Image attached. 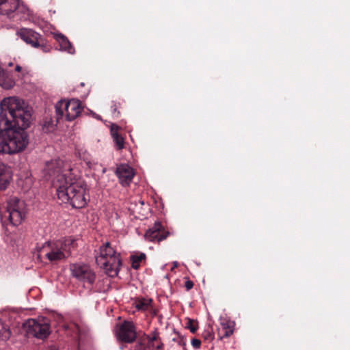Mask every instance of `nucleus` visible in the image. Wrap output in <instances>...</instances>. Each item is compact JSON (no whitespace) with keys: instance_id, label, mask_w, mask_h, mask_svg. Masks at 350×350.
<instances>
[{"instance_id":"f257e3e1","label":"nucleus","mask_w":350,"mask_h":350,"mask_svg":"<svg viewBox=\"0 0 350 350\" xmlns=\"http://www.w3.org/2000/svg\"><path fill=\"white\" fill-rule=\"evenodd\" d=\"M0 152L12 154L23 151L29 144L25 130L31 124V109L23 100L9 97L0 103Z\"/></svg>"},{"instance_id":"f03ea898","label":"nucleus","mask_w":350,"mask_h":350,"mask_svg":"<svg viewBox=\"0 0 350 350\" xmlns=\"http://www.w3.org/2000/svg\"><path fill=\"white\" fill-rule=\"evenodd\" d=\"M65 168L64 161L57 159L46 162L44 170L51 176H57L58 198L64 203H69L73 208H81L87 204L85 197L86 185L83 181H72L67 177L63 172L70 169Z\"/></svg>"},{"instance_id":"7ed1b4c3","label":"nucleus","mask_w":350,"mask_h":350,"mask_svg":"<svg viewBox=\"0 0 350 350\" xmlns=\"http://www.w3.org/2000/svg\"><path fill=\"white\" fill-rule=\"evenodd\" d=\"M96 262L109 276L117 275L121 265L119 254L115 252L109 242L100 248V254L96 256Z\"/></svg>"},{"instance_id":"20e7f679","label":"nucleus","mask_w":350,"mask_h":350,"mask_svg":"<svg viewBox=\"0 0 350 350\" xmlns=\"http://www.w3.org/2000/svg\"><path fill=\"white\" fill-rule=\"evenodd\" d=\"M72 243V240L70 239L46 242L42 247L40 252L51 262L62 260L70 256Z\"/></svg>"},{"instance_id":"39448f33","label":"nucleus","mask_w":350,"mask_h":350,"mask_svg":"<svg viewBox=\"0 0 350 350\" xmlns=\"http://www.w3.org/2000/svg\"><path fill=\"white\" fill-rule=\"evenodd\" d=\"M56 121L59 122L65 116L68 121H72L77 118L83 110L81 103L78 99H71L68 101L61 100L55 106Z\"/></svg>"},{"instance_id":"423d86ee","label":"nucleus","mask_w":350,"mask_h":350,"mask_svg":"<svg viewBox=\"0 0 350 350\" xmlns=\"http://www.w3.org/2000/svg\"><path fill=\"white\" fill-rule=\"evenodd\" d=\"M6 212L10 223L17 226L25 219L27 213V206L24 200L17 197H11L7 201Z\"/></svg>"},{"instance_id":"0eeeda50","label":"nucleus","mask_w":350,"mask_h":350,"mask_svg":"<svg viewBox=\"0 0 350 350\" xmlns=\"http://www.w3.org/2000/svg\"><path fill=\"white\" fill-rule=\"evenodd\" d=\"M27 335L39 339L46 338L50 334V326L45 319L41 320L28 319L23 323Z\"/></svg>"},{"instance_id":"6e6552de","label":"nucleus","mask_w":350,"mask_h":350,"mask_svg":"<svg viewBox=\"0 0 350 350\" xmlns=\"http://www.w3.org/2000/svg\"><path fill=\"white\" fill-rule=\"evenodd\" d=\"M29 9L19 0H0V14L12 18L15 16L23 14L29 16Z\"/></svg>"},{"instance_id":"1a4fd4ad","label":"nucleus","mask_w":350,"mask_h":350,"mask_svg":"<svg viewBox=\"0 0 350 350\" xmlns=\"http://www.w3.org/2000/svg\"><path fill=\"white\" fill-rule=\"evenodd\" d=\"M17 34L24 42L31 46L41 49L44 52L48 51L45 39L38 33L31 29H21Z\"/></svg>"},{"instance_id":"9d476101","label":"nucleus","mask_w":350,"mask_h":350,"mask_svg":"<svg viewBox=\"0 0 350 350\" xmlns=\"http://www.w3.org/2000/svg\"><path fill=\"white\" fill-rule=\"evenodd\" d=\"M169 234L170 232L165 230L162 224L157 221L151 228L146 230L143 236L148 241L159 243L165 240Z\"/></svg>"},{"instance_id":"9b49d317","label":"nucleus","mask_w":350,"mask_h":350,"mask_svg":"<svg viewBox=\"0 0 350 350\" xmlns=\"http://www.w3.org/2000/svg\"><path fill=\"white\" fill-rule=\"evenodd\" d=\"M70 271L73 277L83 282L92 284L95 280V274L86 265L73 264L70 266Z\"/></svg>"},{"instance_id":"f8f14e48","label":"nucleus","mask_w":350,"mask_h":350,"mask_svg":"<svg viewBox=\"0 0 350 350\" xmlns=\"http://www.w3.org/2000/svg\"><path fill=\"white\" fill-rule=\"evenodd\" d=\"M113 332L117 340L122 342L131 343V322L123 321L116 323Z\"/></svg>"},{"instance_id":"ddd939ff","label":"nucleus","mask_w":350,"mask_h":350,"mask_svg":"<svg viewBox=\"0 0 350 350\" xmlns=\"http://www.w3.org/2000/svg\"><path fill=\"white\" fill-rule=\"evenodd\" d=\"M119 183L124 187H128L131 183V167L128 163H121L117 165L115 171Z\"/></svg>"},{"instance_id":"4468645a","label":"nucleus","mask_w":350,"mask_h":350,"mask_svg":"<svg viewBox=\"0 0 350 350\" xmlns=\"http://www.w3.org/2000/svg\"><path fill=\"white\" fill-rule=\"evenodd\" d=\"M148 214V205H145L144 200H142L141 198H139L138 202L135 200V206L133 207V215L134 216V219L142 221L147 218Z\"/></svg>"},{"instance_id":"2eb2a0df","label":"nucleus","mask_w":350,"mask_h":350,"mask_svg":"<svg viewBox=\"0 0 350 350\" xmlns=\"http://www.w3.org/2000/svg\"><path fill=\"white\" fill-rule=\"evenodd\" d=\"M152 299L145 297L133 298V305L139 312H149L152 308Z\"/></svg>"},{"instance_id":"dca6fc26","label":"nucleus","mask_w":350,"mask_h":350,"mask_svg":"<svg viewBox=\"0 0 350 350\" xmlns=\"http://www.w3.org/2000/svg\"><path fill=\"white\" fill-rule=\"evenodd\" d=\"M55 38L58 42L61 50L66 51L70 54L75 53V48L67 37L62 33H57L55 35Z\"/></svg>"},{"instance_id":"f3484780","label":"nucleus","mask_w":350,"mask_h":350,"mask_svg":"<svg viewBox=\"0 0 350 350\" xmlns=\"http://www.w3.org/2000/svg\"><path fill=\"white\" fill-rule=\"evenodd\" d=\"M15 82L10 74L0 66V86L4 89H11L14 87Z\"/></svg>"},{"instance_id":"a211bd4d","label":"nucleus","mask_w":350,"mask_h":350,"mask_svg":"<svg viewBox=\"0 0 350 350\" xmlns=\"http://www.w3.org/2000/svg\"><path fill=\"white\" fill-rule=\"evenodd\" d=\"M118 126L112 124L110 132L116 148L121 150L124 148V140L122 136L118 133Z\"/></svg>"},{"instance_id":"6ab92c4d","label":"nucleus","mask_w":350,"mask_h":350,"mask_svg":"<svg viewBox=\"0 0 350 350\" xmlns=\"http://www.w3.org/2000/svg\"><path fill=\"white\" fill-rule=\"evenodd\" d=\"M146 263V255L139 251L133 252V269H138Z\"/></svg>"},{"instance_id":"aec40b11","label":"nucleus","mask_w":350,"mask_h":350,"mask_svg":"<svg viewBox=\"0 0 350 350\" xmlns=\"http://www.w3.org/2000/svg\"><path fill=\"white\" fill-rule=\"evenodd\" d=\"M11 332L7 325L0 321V340L5 341L10 338Z\"/></svg>"},{"instance_id":"412c9836","label":"nucleus","mask_w":350,"mask_h":350,"mask_svg":"<svg viewBox=\"0 0 350 350\" xmlns=\"http://www.w3.org/2000/svg\"><path fill=\"white\" fill-rule=\"evenodd\" d=\"M133 342H136L137 345L135 346V350H146V342L145 339H140L139 340H137V334L135 331V327L133 325Z\"/></svg>"},{"instance_id":"4be33fe9","label":"nucleus","mask_w":350,"mask_h":350,"mask_svg":"<svg viewBox=\"0 0 350 350\" xmlns=\"http://www.w3.org/2000/svg\"><path fill=\"white\" fill-rule=\"evenodd\" d=\"M10 179L11 173H5L4 175L0 176V190H5L8 187Z\"/></svg>"},{"instance_id":"5701e85b","label":"nucleus","mask_w":350,"mask_h":350,"mask_svg":"<svg viewBox=\"0 0 350 350\" xmlns=\"http://www.w3.org/2000/svg\"><path fill=\"white\" fill-rule=\"evenodd\" d=\"M55 125L52 120L46 119L42 126V131L44 133H51L54 131Z\"/></svg>"},{"instance_id":"b1692460","label":"nucleus","mask_w":350,"mask_h":350,"mask_svg":"<svg viewBox=\"0 0 350 350\" xmlns=\"http://www.w3.org/2000/svg\"><path fill=\"white\" fill-rule=\"evenodd\" d=\"M202 336L206 340H213L214 339V334L211 327H208L207 329H205L202 333Z\"/></svg>"},{"instance_id":"393cba45","label":"nucleus","mask_w":350,"mask_h":350,"mask_svg":"<svg viewBox=\"0 0 350 350\" xmlns=\"http://www.w3.org/2000/svg\"><path fill=\"white\" fill-rule=\"evenodd\" d=\"M186 327L188 328L191 333L194 334L196 332L198 326L197 325V322H195L192 319H189Z\"/></svg>"},{"instance_id":"a878e982","label":"nucleus","mask_w":350,"mask_h":350,"mask_svg":"<svg viewBox=\"0 0 350 350\" xmlns=\"http://www.w3.org/2000/svg\"><path fill=\"white\" fill-rule=\"evenodd\" d=\"M221 326L222 330L233 329L234 327V322L228 320H224L221 322Z\"/></svg>"},{"instance_id":"bb28decb","label":"nucleus","mask_w":350,"mask_h":350,"mask_svg":"<svg viewBox=\"0 0 350 350\" xmlns=\"http://www.w3.org/2000/svg\"><path fill=\"white\" fill-rule=\"evenodd\" d=\"M234 332V328L230 329H225L219 332V337L220 339H223L224 338H229Z\"/></svg>"},{"instance_id":"cd10ccee","label":"nucleus","mask_w":350,"mask_h":350,"mask_svg":"<svg viewBox=\"0 0 350 350\" xmlns=\"http://www.w3.org/2000/svg\"><path fill=\"white\" fill-rule=\"evenodd\" d=\"M177 335V338H174L173 340L176 341L179 346H186V338L185 336H181L178 332H175Z\"/></svg>"},{"instance_id":"c85d7f7f","label":"nucleus","mask_w":350,"mask_h":350,"mask_svg":"<svg viewBox=\"0 0 350 350\" xmlns=\"http://www.w3.org/2000/svg\"><path fill=\"white\" fill-rule=\"evenodd\" d=\"M5 173H11L10 168L8 167L3 163L0 161V176H3Z\"/></svg>"},{"instance_id":"c756f323","label":"nucleus","mask_w":350,"mask_h":350,"mask_svg":"<svg viewBox=\"0 0 350 350\" xmlns=\"http://www.w3.org/2000/svg\"><path fill=\"white\" fill-rule=\"evenodd\" d=\"M64 328L66 329H70L72 331L75 333L76 334L79 335L80 333V329L79 326L77 324H72L71 325L70 327L68 325L64 326Z\"/></svg>"},{"instance_id":"7c9ffc66","label":"nucleus","mask_w":350,"mask_h":350,"mask_svg":"<svg viewBox=\"0 0 350 350\" xmlns=\"http://www.w3.org/2000/svg\"><path fill=\"white\" fill-rule=\"evenodd\" d=\"M191 345L196 349H198L201 346V341L196 338H193L191 341Z\"/></svg>"},{"instance_id":"2f4dec72","label":"nucleus","mask_w":350,"mask_h":350,"mask_svg":"<svg viewBox=\"0 0 350 350\" xmlns=\"http://www.w3.org/2000/svg\"><path fill=\"white\" fill-rule=\"evenodd\" d=\"M185 287L187 291L191 290L193 287V282L190 280H187L185 283Z\"/></svg>"},{"instance_id":"473e14b6","label":"nucleus","mask_w":350,"mask_h":350,"mask_svg":"<svg viewBox=\"0 0 350 350\" xmlns=\"http://www.w3.org/2000/svg\"><path fill=\"white\" fill-rule=\"evenodd\" d=\"M153 347H154V345H152ZM163 344L160 342L157 346H155V348L158 350H161L163 349Z\"/></svg>"},{"instance_id":"72a5a7b5","label":"nucleus","mask_w":350,"mask_h":350,"mask_svg":"<svg viewBox=\"0 0 350 350\" xmlns=\"http://www.w3.org/2000/svg\"><path fill=\"white\" fill-rule=\"evenodd\" d=\"M111 111H112L113 113H115V112L117 111V105H116V104H115V103H114V104H113V105H111Z\"/></svg>"},{"instance_id":"f704fd0d","label":"nucleus","mask_w":350,"mask_h":350,"mask_svg":"<svg viewBox=\"0 0 350 350\" xmlns=\"http://www.w3.org/2000/svg\"><path fill=\"white\" fill-rule=\"evenodd\" d=\"M15 70L16 72H20L21 70V66H19V65H17L16 67H15Z\"/></svg>"},{"instance_id":"c9c22d12","label":"nucleus","mask_w":350,"mask_h":350,"mask_svg":"<svg viewBox=\"0 0 350 350\" xmlns=\"http://www.w3.org/2000/svg\"><path fill=\"white\" fill-rule=\"evenodd\" d=\"M158 338H159V337H158V336H157V335H154V336L152 337V341H153V340H157Z\"/></svg>"},{"instance_id":"e433bc0d","label":"nucleus","mask_w":350,"mask_h":350,"mask_svg":"<svg viewBox=\"0 0 350 350\" xmlns=\"http://www.w3.org/2000/svg\"><path fill=\"white\" fill-rule=\"evenodd\" d=\"M135 232L138 235H141V232H139V228H136Z\"/></svg>"},{"instance_id":"4c0bfd02","label":"nucleus","mask_w":350,"mask_h":350,"mask_svg":"<svg viewBox=\"0 0 350 350\" xmlns=\"http://www.w3.org/2000/svg\"><path fill=\"white\" fill-rule=\"evenodd\" d=\"M178 266V262L176 261L174 262V266L173 268L176 267Z\"/></svg>"},{"instance_id":"58836bf2","label":"nucleus","mask_w":350,"mask_h":350,"mask_svg":"<svg viewBox=\"0 0 350 350\" xmlns=\"http://www.w3.org/2000/svg\"><path fill=\"white\" fill-rule=\"evenodd\" d=\"M13 66V63H12V62H10V63L8 64V66Z\"/></svg>"},{"instance_id":"ea45409f","label":"nucleus","mask_w":350,"mask_h":350,"mask_svg":"<svg viewBox=\"0 0 350 350\" xmlns=\"http://www.w3.org/2000/svg\"><path fill=\"white\" fill-rule=\"evenodd\" d=\"M132 176H133V178H134L135 176V172H134V170L133 169V174H132Z\"/></svg>"},{"instance_id":"a19ab883","label":"nucleus","mask_w":350,"mask_h":350,"mask_svg":"<svg viewBox=\"0 0 350 350\" xmlns=\"http://www.w3.org/2000/svg\"><path fill=\"white\" fill-rule=\"evenodd\" d=\"M51 350H57L55 348H51Z\"/></svg>"},{"instance_id":"79ce46f5","label":"nucleus","mask_w":350,"mask_h":350,"mask_svg":"<svg viewBox=\"0 0 350 350\" xmlns=\"http://www.w3.org/2000/svg\"><path fill=\"white\" fill-rule=\"evenodd\" d=\"M81 86H83L84 85V83H81Z\"/></svg>"}]
</instances>
